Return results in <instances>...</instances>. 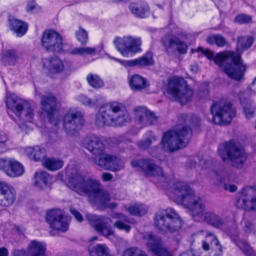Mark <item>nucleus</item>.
I'll list each match as a JSON object with an SVG mask.
<instances>
[{
    "mask_svg": "<svg viewBox=\"0 0 256 256\" xmlns=\"http://www.w3.org/2000/svg\"><path fill=\"white\" fill-rule=\"evenodd\" d=\"M200 122V120L196 116H183L181 123L164 134L161 140L162 148L166 151L174 152L185 147L191 138L192 127L198 126Z\"/></svg>",
    "mask_w": 256,
    "mask_h": 256,
    "instance_id": "f257e3e1",
    "label": "nucleus"
},
{
    "mask_svg": "<svg viewBox=\"0 0 256 256\" xmlns=\"http://www.w3.org/2000/svg\"><path fill=\"white\" fill-rule=\"evenodd\" d=\"M197 50L201 51L208 59L214 60L215 64L230 78L238 81L244 78L246 67L243 64L240 54L232 51H224L216 54L214 58V53L208 50H204L199 47Z\"/></svg>",
    "mask_w": 256,
    "mask_h": 256,
    "instance_id": "f03ea898",
    "label": "nucleus"
},
{
    "mask_svg": "<svg viewBox=\"0 0 256 256\" xmlns=\"http://www.w3.org/2000/svg\"><path fill=\"white\" fill-rule=\"evenodd\" d=\"M131 117L124 104L118 102L101 106L96 114L94 124L98 128L106 125L122 126L131 122Z\"/></svg>",
    "mask_w": 256,
    "mask_h": 256,
    "instance_id": "7ed1b4c3",
    "label": "nucleus"
},
{
    "mask_svg": "<svg viewBox=\"0 0 256 256\" xmlns=\"http://www.w3.org/2000/svg\"><path fill=\"white\" fill-rule=\"evenodd\" d=\"M69 186L80 195H86L90 202L94 204H102L103 200H108L107 192L101 186L100 182L93 178H85L83 176L76 174L71 177L68 181Z\"/></svg>",
    "mask_w": 256,
    "mask_h": 256,
    "instance_id": "20e7f679",
    "label": "nucleus"
},
{
    "mask_svg": "<svg viewBox=\"0 0 256 256\" xmlns=\"http://www.w3.org/2000/svg\"><path fill=\"white\" fill-rule=\"evenodd\" d=\"M217 152L224 162H230L237 168H241L246 160V154L242 146L234 140L220 144Z\"/></svg>",
    "mask_w": 256,
    "mask_h": 256,
    "instance_id": "39448f33",
    "label": "nucleus"
},
{
    "mask_svg": "<svg viewBox=\"0 0 256 256\" xmlns=\"http://www.w3.org/2000/svg\"><path fill=\"white\" fill-rule=\"evenodd\" d=\"M6 102L8 108L14 112L22 121V123L18 124L19 127L27 132L30 127L26 123L32 122L34 116L30 104L12 94H6Z\"/></svg>",
    "mask_w": 256,
    "mask_h": 256,
    "instance_id": "423d86ee",
    "label": "nucleus"
},
{
    "mask_svg": "<svg viewBox=\"0 0 256 256\" xmlns=\"http://www.w3.org/2000/svg\"><path fill=\"white\" fill-rule=\"evenodd\" d=\"M156 227L164 234L174 233L182 227V220L178 213L172 208L158 210L155 214Z\"/></svg>",
    "mask_w": 256,
    "mask_h": 256,
    "instance_id": "0eeeda50",
    "label": "nucleus"
},
{
    "mask_svg": "<svg viewBox=\"0 0 256 256\" xmlns=\"http://www.w3.org/2000/svg\"><path fill=\"white\" fill-rule=\"evenodd\" d=\"M166 93L174 100L182 104L190 101L193 95V91L187 82L182 78L178 77H172L168 80Z\"/></svg>",
    "mask_w": 256,
    "mask_h": 256,
    "instance_id": "6e6552de",
    "label": "nucleus"
},
{
    "mask_svg": "<svg viewBox=\"0 0 256 256\" xmlns=\"http://www.w3.org/2000/svg\"><path fill=\"white\" fill-rule=\"evenodd\" d=\"M212 120L216 124H230L236 116V110L230 102H220L213 104L210 107Z\"/></svg>",
    "mask_w": 256,
    "mask_h": 256,
    "instance_id": "1a4fd4ad",
    "label": "nucleus"
},
{
    "mask_svg": "<svg viewBox=\"0 0 256 256\" xmlns=\"http://www.w3.org/2000/svg\"><path fill=\"white\" fill-rule=\"evenodd\" d=\"M41 44L48 52L60 53L63 50V39L62 35L56 31L47 30L42 36Z\"/></svg>",
    "mask_w": 256,
    "mask_h": 256,
    "instance_id": "9d476101",
    "label": "nucleus"
},
{
    "mask_svg": "<svg viewBox=\"0 0 256 256\" xmlns=\"http://www.w3.org/2000/svg\"><path fill=\"white\" fill-rule=\"evenodd\" d=\"M117 50L124 56H128L129 54H134L141 50L140 46L142 40L140 38L131 36L116 38L114 40Z\"/></svg>",
    "mask_w": 256,
    "mask_h": 256,
    "instance_id": "9b49d317",
    "label": "nucleus"
},
{
    "mask_svg": "<svg viewBox=\"0 0 256 256\" xmlns=\"http://www.w3.org/2000/svg\"><path fill=\"white\" fill-rule=\"evenodd\" d=\"M236 198L238 208L246 211H256V188L252 186L244 187Z\"/></svg>",
    "mask_w": 256,
    "mask_h": 256,
    "instance_id": "f8f14e48",
    "label": "nucleus"
},
{
    "mask_svg": "<svg viewBox=\"0 0 256 256\" xmlns=\"http://www.w3.org/2000/svg\"><path fill=\"white\" fill-rule=\"evenodd\" d=\"M86 218L90 225L104 237L108 238L114 234V230L110 224L112 222L110 218L89 214L86 215Z\"/></svg>",
    "mask_w": 256,
    "mask_h": 256,
    "instance_id": "ddd939ff",
    "label": "nucleus"
},
{
    "mask_svg": "<svg viewBox=\"0 0 256 256\" xmlns=\"http://www.w3.org/2000/svg\"><path fill=\"white\" fill-rule=\"evenodd\" d=\"M46 220L50 228L54 230L64 232L68 230L69 224L60 210L54 209L48 211Z\"/></svg>",
    "mask_w": 256,
    "mask_h": 256,
    "instance_id": "4468645a",
    "label": "nucleus"
},
{
    "mask_svg": "<svg viewBox=\"0 0 256 256\" xmlns=\"http://www.w3.org/2000/svg\"><path fill=\"white\" fill-rule=\"evenodd\" d=\"M84 122L82 114L80 112L68 113L64 118V129L67 134L74 136L81 128Z\"/></svg>",
    "mask_w": 256,
    "mask_h": 256,
    "instance_id": "2eb2a0df",
    "label": "nucleus"
},
{
    "mask_svg": "<svg viewBox=\"0 0 256 256\" xmlns=\"http://www.w3.org/2000/svg\"><path fill=\"white\" fill-rule=\"evenodd\" d=\"M135 122L140 128L157 123L158 117L145 107L138 106L134 108Z\"/></svg>",
    "mask_w": 256,
    "mask_h": 256,
    "instance_id": "dca6fc26",
    "label": "nucleus"
},
{
    "mask_svg": "<svg viewBox=\"0 0 256 256\" xmlns=\"http://www.w3.org/2000/svg\"><path fill=\"white\" fill-rule=\"evenodd\" d=\"M134 168H140L148 176H164L162 168L155 164L154 160L150 158H142L131 162Z\"/></svg>",
    "mask_w": 256,
    "mask_h": 256,
    "instance_id": "f3484780",
    "label": "nucleus"
},
{
    "mask_svg": "<svg viewBox=\"0 0 256 256\" xmlns=\"http://www.w3.org/2000/svg\"><path fill=\"white\" fill-rule=\"evenodd\" d=\"M182 204L190 210L191 215L196 220H200L205 209V205L200 198L193 194L184 199Z\"/></svg>",
    "mask_w": 256,
    "mask_h": 256,
    "instance_id": "a211bd4d",
    "label": "nucleus"
},
{
    "mask_svg": "<svg viewBox=\"0 0 256 256\" xmlns=\"http://www.w3.org/2000/svg\"><path fill=\"white\" fill-rule=\"evenodd\" d=\"M41 104L42 109L48 116L50 123L54 126H57L60 120L55 115L57 110L56 98L52 95L44 96L41 100Z\"/></svg>",
    "mask_w": 256,
    "mask_h": 256,
    "instance_id": "6ab92c4d",
    "label": "nucleus"
},
{
    "mask_svg": "<svg viewBox=\"0 0 256 256\" xmlns=\"http://www.w3.org/2000/svg\"><path fill=\"white\" fill-rule=\"evenodd\" d=\"M16 193L14 188L5 182H0V206L9 208L15 202Z\"/></svg>",
    "mask_w": 256,
    "mask_h": 256,
    "instance_id": "aec40b11",
    "label": "nucleus"
},
{
    "mask_svg": "<svg viewBox=\"0 0 256 256\" xmlns=\"http://www.w3.org/2000/svg\"><path fill=\"white\" fill-rule=\"evenodd\" d=\"M162 43L166 52L170 56L174 55L176 50L180 54L186 52L187 45L176 37H166L162 40Z\"/></svg>",
    "mask_w": 256,
    "mask_h": 256,
    "instance_id": "412c9836",
    "label": "nucleus"
},
{
    "mask_svg": "<svg viewBox=\"0 0 256 256\" xmlns=\"http://www.w3.org/2000/svg\"><path fill=\"white\" fill-rule=\"evenodd\" d=\"M84 146L95 156L102 155L105 150L104 144L100 138L96 136H88L83 142Z\"/></svg>",
    "mask_w": 256,
    "mask_h": 256,
    "instance_id": "4be33fe9",
    "label": "nucleus"
},
{
    "mask_svg": "<svg viewBox=\"0 0 256 256\" xmlns=\"http://www.w3.org/2000/svg\"><path fill=\"white\" fill-rule=\"evenodd\" d=\"M43 68L50 74H58L64 70L63 61L58 57L54 56L42 60Z\"/></svg>",
    "mask_w": 256,
    "mask_h": 256,
    "instance_id": "5701e85b",
    "label": "nucleus"
},
{
    "mask_svg": "<svg viewBox=\"0 0 256 256\" xmlns=\"http://www.w3.org/2000/svg\"><path fill=\"white\" fill-rule=\"evenodd\" d=\"M113 60L120 62L124 66H148L153 64L152 52H146L142 57L130 60H120L116 58H113Z\"/></svg>",
    "mask_w": 256,
    "mask_h": 256,
    "instance_id": "b1692460",
    "label": "nucleus"
},
{
    "mask_svg": "<svg viewBox=\"0 0 256 256\" xmlns=\"http://www.w3.org/2000/svg\"><path fill=\"white\" fill-rule=\"evenodd\" d=\"M161 240L156 236L149 234L148 236V246L157 256H171V254L162 247Z\"/></svg>",
    "mask_w": 256,
    "mask_h": 256,
    "instance_id": "393cba45",
    "label": "nucleus"
},
{
    "mask_svg": "<svg viewBox=\"0 0 256 256\" xmlns=\"http://www.w3.org/2000/svg\"><path fill=\"white\" fill-rule=\"evenodd\" d=\"M174 194L182 203L184 199L194 194V191L185 182H178L173 186Z\"/></svg>",
    "mask_w": 256,
    "mask_h": 256,
    "instance_id": "a878e982",
    "label": "nucleus"
},
{
    "mask_svg": "<svg viewBox=\"0 0 256 256\" xmlns=\"http://www.w3.org/2000/svg\"><path fill=\"white\" fill-rule=\"evenodd\" d=\"M52 180V176L48 172L40 170L34 174V184L40 190H44L50 186Z\"/></svg>",
    "mask_w": 256,
    "mask_h": 256,
    "instance_id": "bb28decb",
    "label": "nucleus"
},
{
    "mask_svg": "<svg viewBox=\"0 0 256 256\" xmlns=\"http://www.w3.org/2000/svg\"><path fill=\"white\" fill-rule=\"evenodd\" d=\"M112 218L118 219L113 224V226L115 228L119 230H124L126 232L130 231L131 226L129 224L130 223V222L128 217L122 213L117 212L113 214Z\"/></svg>",
    "mask_w": 256,
    "mask_h": 256,
    "instance_id": "cd10ccee",
    "label": "nucleus"
},
{
    "mask_svg": "<svg viewBox=\"0 0 256 256\" xmlns=\"http://www.w3.org/2000/svg\"><path fill=\"white\" fill-rule=\"evenodd\" d=\"M29 256H46V246L44 243L32 240L27 248Z\"/></svg>",
    "mask_w": 256,
    "mask_h": 256,
    "instance_id": "c85d7f7f",
    "label": "nucleus"
},
{
    "mask_svg": "<svg viewBox=\"0 0 256 256\" xmlns=\"http://www.w3.org/2000/svg\"><path fill=\"white\" fill-rule=\"evenodd\" d=\"M25 153L30 159L38 162L42 160L46 156L45 149L38 146L26 148Z\"/></svg>",
    "mask_w": 256,
    "mask_h": 256,
    "instance_id": "c756f323",
    "label": "nucleus"
},
{
    "mask_svg": "<svg viewBox=\"0 0 256 256\" xmlns=\"http://www.w3.org/2000/svg\"><path fill=\"white\" fill-rule=\"evenodd\" d=\"M9 26L18 36H22L26 32L28 24L20 20L12 18L8 19Z\"/></svg>",
    "mask_w": 256,
    "mask_h": 256,
    "instance_id": "7c9ffc66",
    "label": "nucleus"
},
{
    "mask_svg": "<svg viewBox=\"0 0 256 256\" xmlns=\"http://www.w3.org/2000/svg\"><path fill=\"white\" fill-rule=\"evenodd\" d=\"M130 12L136 16L144 18L150 14L149 7L146 2L132 3L129 6Z\"/></svg>",
    "mask_w": 256,
    "mask_h": 256,
    "instance_id": "2f4dec72",
    "label": "nucleus"
},
{
    "mask_svg": "<svg viewBox=\"0 0 256 256\" xmlns=\"http://www.w3.org/2000/svg\"><path fill=\"white\" fill-rule=\"evenodd\" d=\"M204 220L208 224L216 228H220L226 224V220L212 212L203 214Z\"/></svg>",
    "mask_w": 256,
    "mask_h": 256,
    "instance_id": "473e14b6",
    "label": "nucleus"
},
{
    "mask_svg": "<svg viewBox=\"0 0 256 256\" xmlns=\"http://www.w3.org/2000/svg\"><path fill=\"white\" fill-rule=\"evenodd\" d=\"M238 96L241 104L243 106L244 111L246 118L248 119L253 118L255 108L252 106L250 100L246 98V94L242 92H240Z\"/></svg>",
    "mask_w": 256,
    "mask_h": 256,
    "instance_id": "72a5a7b5",
    "label": "nucleus"
},
{
    "mask_svg": "<svg viewBox=\"0 0 256 256\" xmlns=\"http://www.w3.org/2000/svg\"><path fill=\"white\" fill-rule=\"evenodd\" d=\"M130 86L132 90L134 91L142 90L148 86L147 80L140 75L132 76L130 80Z\"/></svg>",
    "mask_w": 256,
    "mask_h": 256,
    "instance_id": "f704fd0d",
    "label": "nucleus"
},
{
    "mask_svg": "<svg viewBox=\"0 0 256 256\" xmlns=\"http://www.w3.org/2000/svg\"><path fill=\"white\" fill-rule=\"evenodd\" d=\"M22 56V54L18 50L9 49L3 53L2 60L9 65H15Z\"/></svg>",
    "mask_w": 256,
    "mask_h": 256,
    "instance_id": "c9c22d12",
    "label": "nucleus"
},
{
    "mask_svg": "<svg viewBox=\"0 0 256 256\" xmlns=\"http://www.w3.org/2000/svg\"><path fill=\"white\" fill-rule=\"evenodd\" d=\"M238 234L236 233V236H231V238L235 242L236 244L241 249L246 256H256L252 248L244 240H240L237 238Z\"/></svg>",
    "mask_w": 256,
    "mask_h": 256,
    "instance_id": "e433bc0d",
    "label": "nucleus"
},
{
    "mask_svg": "<svg viewBox=\"0 0 256 256\" xmlns=\"http://www.w3.org/2000/svg\"><path fill=\"white\" fill-rule=\"evenodd\" d=\"M43 166L49 170L56 171L63 166L64 162L57 158H49L44 160Z\"/></svg>",
    "mask_w": 256,
    "mask_h": 256,
    "instance_id": "4c0bfd02",
    "label": "nucleus"
},
{
    "mask_svg": "<svg viewBox=\"0 0 256 256\" xmlns=\"http://www.w3.org/2000/svg\"><path fill=\"white\" fill-rule=\"evenodd\" d=\"M100 156L95 157L92 158V162L94 164L100 166L101 168L104 170H108L110 168L109 166L110 162V154H104L102 155H98Z\"/></svg>",
    "mask_w": 256,
    "mask_h": 256,
    "instance_id": "58836bf2",
    "label": "nucleus"
},
{
    "mask_svg": "<svg viewBox=\"0 0 256 256\" xmlns=\"http://www.w3.org/2000/svg\"><path fill=\"white\" fill-rule=\"evenodd\" d=\"M88 250L91 256H112L109 248L105 244H98Z\"/></svg>",
    "mask_w": 256,
    "mask_h": 256,
    "instance_id": "ea45409f",
    "label": "nucleus"
},
{
    "mask_svg": "<svg viewBox=\"0 0 256 256\" xmlns=\"http://www.w3.org/2000/svg\"><path fill=\"white\" fill-rule=\"evenodd\" d=\"M125 210L131 215L134 216H143L147 212L146 206L144 204H135L128 207H124Z\"/></svg>",
    "mask_w": 256,
    "mask_h": 256,
    "instance_id": "a19ab883",
    "label": "nucleus"
},
{
    "mask_svg": "<svg viewBox=\"0 0 256 256\" xmlns=\"http://www.w3.org/2000/svg\"><path fill=\"white\" fill-rule=\"evenodd\" d=\"M24 172L23 166L18 162L12 159L8 176L11 177L20 176Z\"/></svg>",
    "mask_w": 256,
    "mask_h": 256,
    "instance_id": "79ce46f5",
    "label": "nucleus"
},
{
    "mask_svg": "<svg viewBox=\"0 0 256 256\" xmlns=\"http://www.w3.org/2000/svg\"><path fill=\"white\" fill-rule=\"evenodd\" d=\"M254 42L252 36H239L238 38L237 48L242 51L249 48Z\"/></svg>",
    "mask_w": 256,
    "mask_h": 256,
    "instance_id": "37998d69",
    "label": "nucleus"
},
{
    "mask_svg": "<svg viewBox=\"0 0 256 256\" xmlns=\"http://www.w3.org/2000/svg\"><path fill=\"white\" fill-rule=\"evenodd\" d=\"M206 41L208 43L214 44H216L218 46L223 47L228 44L226 38L220 34H214L208 36Z\"/></svg>",
    "mask_w": 256,
    "mask_h": 256,
    "instance_id": "c03bdc74",
    "label": "nucleus"
},
{
    "mask_svg": "<svg viewBox=\"0 0 256 256\" xmlns=\"http://www.w3.org/2000/svg\"><path fill=\"white\" fill-rule=\"evenodd\" d=\"M110 162L108 170L112 172L119 171L124 168V162L118 157L111 155Z\"/></svg>",
    "mask_w": 256,
    "mask_h": 256,
    "instance_id": "a18cd8bd",
    "label": "nucleus"
},
{
    "mask_svg": "<svg viewBox=\"0 0 256 256\" xmlns=\"http://www.w3.org/2000/svg\"><path fill=\"white\" fill-rule=\"evenodd\" d=\"M86 79L90 85L94 88H100L104 86V82L97 74H90Z\"/></svg>",
    "mask_w": 256,
    "mask_h": 256,
    "instance_id": "49530a36",
    "label": "nucleus"
},
{
    "mask_svg": "<svg viewBox=\"0 0 256 256\" xmlns=\"http://www.w3.org/2000/svg\"><path fill=\"white\" fill-rule=\"evenodd\" d=\"M96 48L90 47H81L74 48L70 52L72 54H80L81 56L90 55L95 54Z\"/></svg>",
    "mask_w": 256,
    "mask_h": 256,
    "instance_id": "de8ad7c7",
    "label": "nucleus"
},
{
    "mask_svg": "<svg viewBox=\"0 0 256 256\" xmlns=\"http://www.w3.org/2000/svg\"><path fill=\"white\" fill-rule=\"evenodd\" d=\"M123 256H148L146 253L136 246L126 249L123 252Z\"/></svg>",
    "mask_w": 256,
    "mask_h": 256,
    "instance_id": "09e8293b",
    "label": "nucleus"
},
{
    "mask_svg": "<svg viewBox=\"0 0 256 256\" xmlns=\"http://www.w3.org/2000/svg\"><path fill=\"white\" fill-rule=\"evenodd\" d=\"M76 36L78 42L82 45L85 46L86 44L88 36L87 32L83 28H80L76 31Z\"/></svg>",
    "mask_w": 256,
    "mask_h": 256,
    "instance_id": "8fccbe9b",
    "label": "nucleus"
},
{
    "mask_svg": "<svg viewBox=\"0 0 256 256\" xmlns=\"http://www.w3.org/2000/svg\"><path fill=\"white\" fill-rule=\"evenodd\" d=\"M241 224L244 232L248 234L255 228L254 224L248 220H244L241 222Z\"/></svg>",
    "mask_w": 256,
    "mask_h": 256,
    "instance_id": "3c124183",
    "label": "nucleus"
},
{
    "mask_svg": "<svg viewBox=\"0 0 256 256\" xmlns=\"http://www.w3.org/2000/svg\"><path fill=\"white\" fill-rule=\"evenodd\" d=\"M12 158H0V170L4 172L8 176L10 170Z\"/></svg>",
    "mask_w": 256,
    "mask_h": 256,
    "instance_id": "603ef678",
    "label": "nucleus"
},
{
    "mask_svg": "<svg viewBox=\"0 0 256 256\" xmlns=\"http://www.w3.org/2000/svg\"><path fill=\"white\" fill-rule=\"evenodd\" d=\"M42 10V8L38 5L35 0L28 1L26 7V11L28 12H38Z\"/></svg>",
    "mask_w": 256,
    "mask_h": 256,
    "instance_id": "864d4df0",
    "label": "nucleus"
},
{
    "mask_svg": "<svg viewBox=\"0 0 256 256\" xmlns=\"http://www.w3.org/2000/svg\"><path fill=\"white\" fill-rule=\"evenodd\" d=\"M234 22L240 24L250 23L252 22V17L247 14H240L235 17Z\"/></svg>",
    "mask_w": 256,
    "mask_h": 256,
    "instance_id": "5fc2aeb1",
    "label": "nucleus"
},
{
    "mask_svg": "<svg viewBox=\"0 0 256 256\" xmlns=\"http://www.w3.org/2000/svg\"><path fill=\"white\" fill-rule=\"evenodd\" d=\"M77 99L84 104L88 106H94L96 104V101L91 100L84 94L78 96Z\"/></svg>",
    "mask_w": 256,
    "mask_h": 256,
    "instance_id": "6e6d98bb",
    "label": "nucleus"
},
{
    "mask_svg": "<svg viewBox=\"0 0 256 256\" xmlns=\"http://www.w3.org/2000/svg\"><path fill=\"white\" fill-rule=\"evenodd\" d=\"M107 194L108 196V200H104V204H94V206H97L98 208L104 209L106 208H109L110 209H113L117 206V204L115 202L109 203L110 200V194L107 192Z\"/></svg>",
    "mask_w": 256,
    "mask_h": 256,
    "instance_id": "4d7b16f0",
    "label": "nucleus"
},
{
    "mask_svg": "<svg viewBox=\"0 0 256 256\" xmlns=\"http://www.w3.org/2000/svg\"><path fill=\"white\" fill-rule=\"evenodd\" d=\"M152 144V140L146 138L140 140L138 143V148L141 150H146Z\"/></svg>",
    "mask_w": 256,
    "mask_h": 256,
    "instance_id": "13d9d810",
    "label": "nucleus"
},
{
    "mask_svg": "<svg viewBox=\"0 0 256 256\" xmlns=\"http://www.w3.org/2000/svg\"><path fill=\"white\" fill-rule=\"evenodd\" d=\"M70 213L76 218L80 222L83 220V217L82 215L74 208H70Z\"/></svg>",
    "mask_w": 256,
    "mask_h": 256,
    "instance_id": "bf43d9fd",
    "label": "nucleus"
},
{
    "mask_svg": "<svg viewBox=\"0 0 256 256\" xmlns=\"http://www.w3.org/2000/svg\"><path fill=\"white\" fill-rule=\"evenodd\" d=\"M222 188H224V190H228L229 192H235L238 190L237 186L234 185V184H224L222 186Z\"/></svg>",
    "mask_w": 256,
    "mask_h": 256,
    "instance_id": "052dcab7",
    "label": "nucleus"
},
{
    "mask_svg": "<svg viewBox=\"0 0 256 256\" xmlns=\"http://www.w3.org/2000/svg\"><path fill=\"white\" fill-rule=\"evenodd\" d=\"M13 256H29L28 251L24 249L15 250L12 252Z\"/></svg>",
    "mask_w": 256,
    "mask_h": 256,
    "instance_id": "680f3d73",
    "label": "nucleus"
},
{
    "mask_svg": "<svg viewBox=\"0 0 256 256\" xmlns=\"http://www.w3.org/2000/svg\"><path fill=\"white\" fill-rule=\"evenodd\" d=\"M102 178L104 182L111 180L112 178V175L108 172H103L102 174Z\"/></svg>",
    "mask_w": 256,
    "mask_h": 256,
    "instance_id": "e2e57ef3",
    "label": "nucleus"
},
{
    "mask_svg": "<svg viewBox=\"0 0 256 256\" xmlns=\"http://www.w3.org/2000/svg\"><path fill=\"white\" fill-rule=\"evenodd\" d=\"M208 92H209L208 88L207 85H204V90L202 92H200L199 93L200 96L201 98H204L205 97H206L208 94Z\"/></svg>",
    "mask_w": 256,
    "mask_h": 256,
    "instance_id": "0e129e2a",
    "label": "nucleus"
},
{
    "mask_svg": "<svg viewBox=\"0 0 256 256\" xmlns=\"http://www.w3.org/2000/svg\"><path fill=\"white\" fill-rule=\"evenodd\" d=\"M200 164L202 165V168L206 169L210 165V162L208 160H201L200 161Z\"/></svg>",
    "mask_w": 256,
    "mask_h": 256,
    "instance_id": "69168bd1",
    "label": "nucleus"
},
{
    "mask_svg": "<svg viewBox=\"0 0 256 256\" xmlns=\"http://www.w3.org/2000/svg\"><path fill=\"white\" fill-rule=\"evenodd\" d=\"M12 230L14 232L18 233V234H23L22 229L18 226L14 225L12 228Z\"/></svg>",
    "mask_w": 256,
    "mask_h": 256,
    "instance_id": "338daca9",
    "label": "nucleus"
},
{
    "mask_svg": "<svg viewBox=\"0 0 256 256\" xmlns=\"http://www.w3.org/2000/svg\"><path fill=\"white\" fill-rule=\"evenodd\" d=\"M8 250L5 248H0V256H8Z\"/></svg>",
    "mask_w": 256,
    "mask_h": 256,
    "instance_id": "774afa93",
    "label": "nucleus"
}]
</instances>
